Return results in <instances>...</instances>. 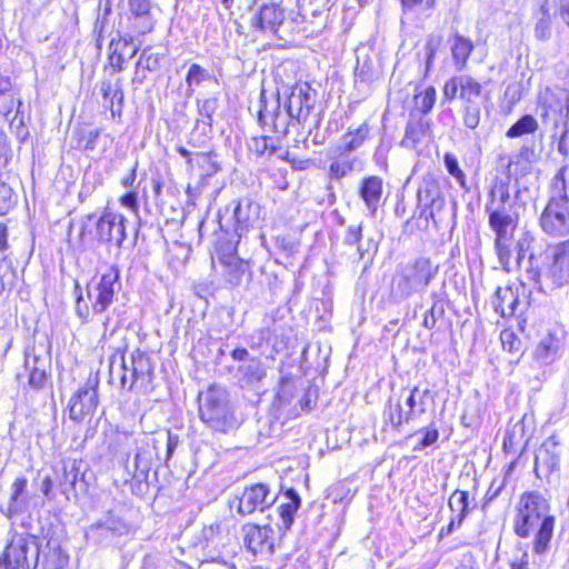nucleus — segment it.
<instances>
[{
  "label": "nucleus",
  "mask_w": 569,
  "mask_h": 569,
  "mask_svg": "<svg viewBox=\"0 0 569 569\" xmlns=\"http://www.w3.org/2000/svg\"><path fill=\"white\" fill-rule=\"evenodd\" d=\"M473 51V42L459 33H456L451 43L453 63L458 70L466 68L468 59Z\"/></svg>",
  "instance_id": "nucleus-36"
},
{
  "label": "nucleus",
  "mask_w": 569,
  "mask_h": 569,
  "mask_svg": "<svg viewBox=\"0 0 569 569\" xmlns=\"http://www.w3.org/2000/svg\"><path fill=\"white\" fill-rule=\"evenodd\" d=\"M500 340L503 350L516 353L520 350L521 341L511 330H502L500 333Z\"/></svg>",
  "instance_id": "nucleus-57"
},
{
  "label": "nucleus",
  "mask_w": 569,
  "mask_h": 569,
  "mask_svg": "<svg viewBox=\"0 0 569 569\" xmlns=\"http://www.w3.org/2000/svg\"><path fill=\"white\" fill-rule=\"evenodd\" d=\"M295 16L290 17V37L293 34H302L306 38H312L319 36L327 26V18L322 17V12L319 10H312L311 17L302 7Z\"/></svg>",
  "instance_id": "nucleus-17"
},
{
  "label": "nucleus",
  "mask_w": 569,
  "mask_h": 569,
  "mask_svg": "<svg viewBox=\"0 0 569 569\" xmlns=\"http://www.w3.org/2000/svg\"><path fill=\"white\" fill-rule=\"evenodd\" d=\"M506 486V480L505 478H495L487 492H486V496H485V506L490 503L492 500H495L499 495L500 492L502 491V489L505 488Z\"/></svg>",
  "instance_id": "nucleus-64"
},
{
  "label": "nucleus",
  "mask_w": 569,
  "mask_h": 569,
  "mask_svg": "<svg viewBox=\"0 0 569 569\" xmlns=\"http://www.w3.org/2000/svg\"><path fill=\"white\" fill-rule=\"evenodd\" d=\"M361 230L360 224H351L346 229L343 244L349 248L348 259L351 263H358L363 258V250L359 244L362 238Z\"/></svg>",
  "instance_id": "nucleus-38"
},
{
  "label": "nucleus",
  "mask_w": 569,
  "mask_h": 569,
  "mask_svg": "<svg viewBox=\"0 0 569 569\" xmlns=\"http://www.w3.org/2000/svg\"><path fill=\"white\" fill-rule=\"evenodd\" d=\"M98 527L111 532L114 536H122L129 532V526L119 517L109 515Z\"/></svg>",
  "instance_id": "nucleus-53"
},
{
  "label": "nucleus",
  "mask_w": 569,
  "mask_h": 569,
  "mask_svg": "<svg viewBox=\"0 0 569 569\" xmlns=\"http://www.w3.org/2000/svg\"><path fill=\"white\" fill-rule=\"evenodd\" d=\"M79 471L74 467V463L70 469L66 466L63 468V479L61 480V492L63 495H68L69 490L74 489L76 482L78 480Z\"/></svg>",
  "instance_id": "nucleus-60"
},
{
  "label": "nucleus",
  "mask_w": 569,
  "mask_h": 569,
  "mask_svg": "<svg viewBox=\"0 0 569 569\" xmlns=\"http://www.w3.org/2000/svg\"><path fill=\"white\" fill-rule=\"evenodd\" d=\"M562 181L563 183V190L566 192V196H569V173H568V166L563 164L558 170V172L555 174L552 182H551V193L550 196H555L556 193V184H560Z\"/></svg>",
  "instance_id": "nucleus-62"
},
{
  "label": "nucleus",
  "mask_w": 569,
  "mask_h": 569,
  "mask_svg": "<svg viewBox=\"0 0 569 569\" xmlns=\"http://www.w3.org/2000/svg\"><path fill=\"white\" fill-rule=\"evenodd\" d=\"M317 90L308 82H296L293 86H282L277 91L274 111H268L264 106L258 112L259 124L274 133H286L291 121L305 126L317 102Z\"/></svg>",
  "instance_id": "nucleus-1"
},
{
  "label": "nucleus",
  "mask_w": 569,
  "mask_h": 569,
  "mask_svg": "<svg viewBox=\"0 0 569 569\" xmlns=\"http://www.w3.org/2000/svg\"><path fill=\"white\" fill-rule=\"evenodd\" d=\"M33 369H30L29 385L36 389H41L47 380L46 359L32 357Z\"/></svg>",
  "instance_id": "nucleus-47"
},
{
  "label": "nucleus",
  "mask_w": 569,
  "mask_h": 569,
  "mask_svg": "<svg viewBox=\"0 0 569 569\" xmlns=\"http://www.w3.org/2000/svg\"><path fill=\"white\" fill-rule=\"evenodd\" d=\"M550 257L547 277L556 287H562L569 282V239L551 247Z\"/></svg>",
  "instance_id": "nucleus-18"
},
{
  "label": "nucleus",
  "mask_w": 569,
  "mask_h": 569,
  "mask_svg": "<svg viewBox=\"0 0 569 569\" xmlns=\"http://www.w3.org/2000/svg\"><path fill=\"white\" fill-rule=\"evenodd\" d=\"M539 226L551 238L569 237V202L563 183L556 184L555 196H550L543 208Z\"/></svg>",
  "instance_id": "nucleus-6"
},
{
  "label": "nucleus",
  "mask_w": 569,
  "mask_h": 569,
  "mask_svg": "<svg viewBox=\"0 0 569 569\" xmlns=\"http://www.w3.org/2000/svg\"><path fill=\"white\" fill-rule=\"evenodd\" d=\"M429 395V389L420 390L418 387H415L405 397V411L410 420H416L426 413Z\"/></svg>",
  "instance_id": "nucleus-32"
},
{
  "label": "nucleus",
  "mask_w": 569,
  "mask_h": 569,
  "mask_svg": "<svg viewBox=\"0 0 569 569\" xmlns=\"http://www.w3.org/2000/svg\"><path fill=\"white\" fill-rule=\"evenodd\" d=\"M541 523H542V521L533 522L532 526H528V528H527L528 537L533 535V548L532 549H533V552L537 555H542L549 549L550 541H551V538L553 535V529H551L545 540H539V537H540L539 535H540V530L542 527Z\"/></svg>",
  "instance_id": "nucleus-49"
},
{
  "label": "nucleus",
  "mask_w": 569,
  "mask_h": 569,
  "mask_svg": "<svg viewBox=\"0 0 569 569\" xmlns=\"http://www.w3.org/2000/svg\"><path fill=\"white\" fill-rule=\"evenodd\" d=\"M482 84L470 74H457L449 78L443 84V99L448 102L456 98L463 104L480 102Z\"/></svg>",
  "instance_id": "nucleus-14"
},
{
  "label": "nucleus",
  "mask_w": 569,
  "mask_h": 569,
  "mask_svg": "<svg viewBox=\"0 0 569 569\" xmlns=\"http://www.w3.org/2000/svg\"><path fill=\"white\" fill-rule=\"evenodd\" d=\"M266 377V368L260 359L252 358L238 366L236 378L241 387H250L259 383Z\"/></svg>",
  "instance_id": "nucleus-28"
},
{
  "label": "nucleus",
  "mask_w": 569,
  "mask_h": 569,
  "mask_svg": "<svg viewBox=\"0 0 569 569\" xmlns=\"http://www.w3.org/2000/svg\"><path fill=\"white\" fill-rule=\"evenodd\" d=\"M153 367L150 358L137 349L131 353L130 367L124 356H112L110 360V379L119 380L122 389L146 390L151 382Z\"/></svg>",
  "instance_id": "nucleus-5"
},
{
  "label": "nucleus",
  "mask_w": 569,
  "mask_h": 569,
  "mask_svg": "<svg viewBox=\"0 0 569 569\" xmlns=\"http://www.w3.org/2000/svg\"><path fill=\"white\" fill-rule=\"evenodd\" d=\"M217 259L222 268L224 280L233 287L239 286L249 271L248 262L239 258L234 250L228 253H218Z\"/></svg>",
  "instance_id": "nucleus-22"
},
{
  "label": "nucleus",
  "mask_w": 569,
  "mask_h": 569,
  "mask_svg": "<svg viewBox=\"0 0 569 569\" xmlns=\"http://www.w3.org/2000/svg\"><path fill=\"white\" fill-rule=\"evenodd\" d=\"M243 541L253 555H271L274 550V530L270 526L247 523L242 527Z\"/></svg>",
  "instance_id": "nucleus-16"
},
{
  "label": "nucleus",
  "mask_w": 569,
  "mask_h": 569,
  "mask_svg": "<svg viewBox=\"0 0 569 569\" xmlns=\"http://www.w3.org/2000/svg\"><path fill=\"white\" fill-rule=\"evenodd\" d=\"M383 182L377 176L365 178L360 187V197L371 214L376 213L382 197Z\"/></svg>",
  "instance_id": "nucleus-29"
},
{
  "label": "nucleus",
  "mask_w": 569,
  "mask_h": 569,
  "mask_svg": "<svg viewBox=\"0 0 569 569\" xmlns=\"http://www.w3.org/2000/svg\"><path fill=\"white\" fill-rule=\"evenodd\" d=\"M286 502H281L278 507L279 517L281 520V523L278 525V527L281 530H289L293 523L295 515L298 511L300 507V497L295 490H289L286 493Z\"/></svg>",
  "instance_id": "nucleus-34"
},
{
  "label": "nucleus",
  "mask_w": 569,
  "mask_h": 569,
  "mask_svg": "<svg viewBox=\"0 0 569 569\" xmlns=\"http://www.w3.org/2000/svg\"><path fill=\"white\" fill-rule=\"evenodd\" d=\"M210 78V73L207 69L198 63H192L186 76L187 94L191 97L194 92V88L199 87L202 82Z\"/></svg>",
  "instance_id": "nucleus-43"
},
{
  "label": "nucleus",
  "mask_w": 569,
  "mask_h": 569,
  "mask_svg": "<svg viewBox=\"0 0 569 569\" xmlns=\"http://www.w3.org/2000/svg\"><path fill=\"white\" fill-rule=\"evenodd\" d=\"M219 107V100L217 97H210L206 99H197V110L200 116L199 121H202L209 128L212 127L213 114Z\"/></svg>",
  "instance_id": "nucleus-44"
},
{
  "label": "nucleus",
  "mask_w": 569,
  "mask_h": 569,
  "mask_svg": "<svg viewBox=\"0 0 569 569\" xmlns=\"http://www.w3.org/2000/svg\"><path fill=\"white\" fill-rule=\"evenodd\" d=\"M39 546L34 537L14 536L0 557V569H24L37 566Z\"/></svg>",
  "instance_id": "nucleus-8"
},
{
  "label": "nucleus",
  "mask_w": 569,
  "mask_h": 569,
  "mask_svg": "<svg viewBox=\"0 0 569 569\" xmlns=\"http://www.w3.org/2000/svg\"><path fill=\"white\" fill-rule=\"evenodd\" d=\"M518 303V293L511 287L497 288L492 298V306L501 317L513 316Z\"/></svg>",
  "instance_id": "nucleus-30"
},
{
  "label": "nucleus",
  "mask_w": 569,
  "mask_h": 569,
  "mask_svg": "<svg viewBox=\"0 0 569 569\" xmlns=\"http://www.w3.org/2000/svg\"><path fill=\"white\" fill-rule=\"evenodd\" d=\"M560 349V340L555 335H548L540 340L536 350L535 359L542 365L552 363Z\"/></svg>",
  "instance_id": "nucleus-37"
},
{
  "label": "nucleus",
  "mask_w": 569,
  "mask_h": 569,
  "mask_svg": "<svg viewBox=\"0 0 569 569\" xmlns=\"http://www.w3.org/2000/svg\"><path fill=\"white\" fill-rule=\"evenodd\" d=\"M445 202L439 182L431 174L425 176L417 189V209L420 210V218H425L426 222L433 220L435 213L442 210Z\"/></svg>",
  "instance_id": "nucleus-13"
},
{
  "label": "nucleus",
  "mask_w": 569,
  "mask_h": 569,
  "mask_svg": "<svg viewBox=\"0 0 569 569\" xmlns=\"http://www.w3.org/2000/svg\"><path fill=\"white\" fill-rule=\"evenodd\" d=\"M480 102L462 106V121L469 129H476L480 123Z\"/></svg>",
  "instance_id": "nucleus-52"
},
{
  "label": "nucleus",
  "mask_w": 569,
  "mask_h": 569,
  "mask_svg": "<svg viewBox=\"0 0 569 569\" xmlns=\"http://www.w3.org/2000/svg\"><path fill=\"white\" fill-rule=\"evenodd\" d=\"M120 46H123V47H127V42L124 43H121V42H117L114 43L113 41H111L110 43V50H111V53L109 56V60H110V66L113 68L114 71H121L122 68H123V63H124V57L122 56V53H119L118 52V49Z\"/></svg>",
  "instance_id": "nucleus-61"
},
{
  "label": "nucleus",
  "mask_w": 569,
  "mask_h": 569,
  "mask_svg": "<svg viewBox=\"0 0 569 569\" xmlns=\"http://www.w3.org/2000/svg\"><path fill=\"white\" fill-rule=\"evenodd\" d=\"M43 569H70L69 556L60 548L50 550L46 556Z\"/></svg>",
  "instance_id": "nucleus-50"
},
{
  "label": "nucleus",
  "mask_w": 569,
  "mask_h": 569,
  "mask_svg": "<svg viewBox=\"0 0 569 569\" xmlns=\"http://www.w3.org/2000/svg\"><path fill=\"white\" fill-rule=\"evenodd\" d=\"M368 134L369 127L367 123L360 124L355 130L349 129V131L341 137L340 143L337 146V148H339V150L351 153L362 146Z\"/></svg>",
  "instance_id": "nucleus-39"
},
{
  "label": "nucleus",
  "mask_w": 569,
  "mask_h": 569,
  "mask_svg": "<svg viewBox=\"0 0 569 569\" xmlns=\"http://www.w3.org/2000/svg\"><path fill=\"white\" fill-rule=\"evenodd\" d=\"M538 129L537 120L530 116L526 114L521 117L516 123H513L507 131L508 138H518L523 134L533 133Z\"/></svg>",
  "instance_id": "nucleus-46"
},
{
  "label": "nucleus",
  "mask_w": 569,
  "mask_h": 569,
  "mask_svg": "<svg viewBox=\"0 0 569 569\" xmlns=\"http://www.w3.org/2000/svg\"><path fill=\"white\" fill-rule=\"evenodd\" d=\"M276 501L269 487L264 483H254L243 489L242 493L231 502V508L236 507L238 513L248 516L254 511H264Z\"/></svg>",
  "instance_id": "nucleus-12"
},
{
  "label": "nucleus",
  "mask_w": 569,
  "mask_h": 569,
  "mask_svg": "<svg viewBox=\"0 0 569 569\" xmlns=\"http://www.w3.org/2000/svg\"><path fill=\"white\" fill-rule=\"evenodd\" d=\"M418 432L423 433V438L421 441L415 447V450H422L429 446H432L437 442L439 438V432L435 427H429L419 430Z\"/></svg>",
  "instance_id": "nucleus-63"
},
{
  "label": "nucleus",
  "mask_w": 569,
  "mask_h": 569,
  "mask_svg": "<svg viewBox=\"0 0 569 569\" xmlns=\"http://www.w3.org/2000/svg\"><path fill=\"white\" fill-rule=\"evenodd\" d=\"M270 141L271 138L267 136L256 137L251 140L250 149L258 156L273 154L278 148Z\"/></svg>",
  "instance_id": "nucleus-55"
},
{
  "label": "nucleus",
  "mask_w": 569,
  "mask_h": 569,
  "mask_svg": "<svg viewBox=\"0 0 569 569\" xmlns=\"http://www.w3.org/2000/svg\"><path fill=\"white\" fill-rule=\"evenodd\" d=\"M119 270L116 266H108L97 282L88 286V299L96 315L104 312L113 302L120 290Z\"/></svg>",
  "instance_id": "nucleus-9"
},
{
  "label": "nucleus",
  "mask_w": 569,
  "mask_h": 569,
  "mask_svg": "<svg viewBox=\"0 0 569 569\" xmlns=\"http://www.w3.org/2000/svg\"><path fill=\"white\" fill-rule=\"evenodd\" d=\"M98 405L96 386L87 382L80 387L69 401V417L73 421H82L86 416L91 415Z\"/></svg>",
  "instance_id": "nucleus-19"
},
{
  "label": "nucleus",
  "mask_w": 569,
  "mask_h": 569,
  "mask_svg": "<svg viewBox=\"0 0 569 569\" xmlns=\"http://www.w3.org/2000/svg\"><path fill=\"white\" fill-rule=\"evenodd\" d=\"M99 137L100 130L98 129L82 131L79 138V147L84 151H93L97 147Z\"/></svg>",
  "instance_id": "nucleus-59"
},
{
  "label": "nucleus",
  "mask_w": 569,
  "mask_h": 569,
  "mask_svg": "<svg viewBox=\"0 0 569 569\" xmlns=\"http://www.w3.org/2000/svg\"><path fill=\"white\" fill-rule=\"evenodd\" d=\"M134 445L137 446V451L134 455V477L138 478H147L153 460V450L154 446L149 442H141L139 445L138 439H133Z\"/></svg>",
  "instance_id": "nucleus-33"
},
{
  "label": "nucleus",
  "mask_w": 569,
  "mask_h": 569,
  "mask_svg": "<svg viewBox=\"0 0 569 569\" xmlns=\"http://www.w3.org/2000/svg\"><path fill=\"white\" fill-rule=\"evenodd\" d=\"M442 42L440 34H428L423 44L425 76L428 74L433 66L436 53Z\"/></svg>",
  "instance_id": "nucleus-45"
},
{
  "label": "nucleus",
  "mask_w": 569,
  "mask_h": 569,
  "mask_svg": "<svg viewBox=\"0 0 569 569\" xmlns=\"http://www.w3.org/2000/svg\"><path fill=\"white\" fill-rule=\"evenodd\" d=\"M490 202L486 204V211L490 212L493 210L507 211L506 204L510 199L509 190L507 186L500 183L495 186L490 191Z\"/></svg>",
  "instance_id": "nucleus-42"
},
{
  "label": "nucleus",
  "mask_w": 569,
  "mask_h": 569,
  "mask_svg": "<svg viewBox=\"0 0 569 569\" xmlns=\"http://www.w3.org/2000/svg\"><path fill=\"white\" fill-rule=\"evenodd\" d=\"M448 507L451 511V518L457 520V522L463 523L466 517L472 510L469 492L459 489L455 490L449 497Z\"/></svg>",
  "instance_id": "nucleus-35"
},
{
  "label": "nucleus",
  "mask_w": 569,
  "mask_h": 569,
  "mask_svg": "<svg viewBox=\"0 0 569 569\" xmlns=\"http://www.w3.org/2000/svg\"><path fill=\"white\" fill-rule=\"evenodd\" d=\"M487 213L489 227L495 233V251L499 263L506 272H510L513 230L517 227V220L507 211L493 210Z\"/></svg>",
  "instance_id": "nucleus-7"
},
{
  "label": "nucleus",
  "mask_w": 569,
  "mask_h": 569,
  "mask_svg": "<svg viewBox=\"0 0 569 569\" xmlns=\"http://www.w3.org/2000/svg\"><path fill=\"white\" fill-rule=\"evenodd\" d=\"M436 99H437V91H436L435 87H432V86L426 87L425 89L417 91L415 93L413 108L417 111H419L423 114H427L432 110V108L436 103Z\"/></svg>",
  "instance_id": "nucleus-41"
},
{
  "label": "nucleus",
  "mask_w": 569,
  "mask_h": 569,
  "mask_svg": "<svg viewBox=\"0 0 569 569\" xmlns=\"http://www.w3.org/2000/svg\"><path fill=\"white\" fill-rule=\"evenodd\" d=\"M28 486V480L26 477L21 476L14 479V481L11 485V495L8 502V506L4 509H1L2 512L8 517L11 518L16 515H19L23 511H26L29 500L26 496Z\"/></svg>",
  "instance_id": "nucleus-26"
},
{
  "label": "nucleus",
  "mask_w": 569,
  "mask_h": 569,
  "mask_svg": "<svg viewBox=\"0 0 569 569\" xmlns=\"http://www.w3.org/2000/svg\"><path fill=\"white\" fill-rule=\"evenodd\" d=\"M443 163L449 174L456 179L461 188H466V174L460 169L457 157L453 153L447 152L443 157Z\"/></svg>",
  "instance_id": "nucleus-51"
},
{
  "label": "nucleus",
  "mask_w": 569,
  "mask_h": 569,
  "mask_svg": "<svg viewBox=\"0 0 569 569\" xmlns=\"http://www.w3.org/2000/svg\"><path fill=\"white\" fill-rule=\"evenodd\" d=\"M161 58V54L153 53L151 52L150 48H147L142 50L140 58L137 62V67L149 71L157 70L160 66Z\"/></svg>",
  "instance_id": "nucleus-56"
},
{
  "label": "nucleus",
  "mask_w": 569,
  "mask_h": 569,
  "mask_svg": "<svg viewBox=\"0 0 569 569\" xmlns=\"http://www.w3.org/2000/svg\"><path fill=\"white\" fill-rule=\"evenodd\" d=\"M21 106V101L16 97L13 90L0 94V116L11 123L14 121L17 114L11 117L13 109Z\"/></svg>",
  "instance_id": "nucleus-48"
},
{
  "label": "nucleus",
  "mask_w": 569,
  "mask_h": 569,
  "mask_svg": "<svg viewBox=\"0 0 569 569\" xmlns=\"http://www.w3.org/2000/svg\"><path fill=\"white\" fill-rule=\"evenodd\" d=\"M256 31L270 33L279 39L286 40L290 37V17H284V10L279 3L270 2L263 4L250 20Z\"/></svg>",
  "instance_id": "nucleus-10"
},
{
  "label": "nucleus",
  "mask_w": 569,
  "mask_h": 569,
  "mask_svg": "<svg viewBox=\"0 0 569 569\" xmlns=\"http://www.w3.org/2000/svg\"><path fill=\"white\" fill-rule=\"evenodd\" d=\"M557 441L553 439V437H550L548 440H546L541 447L538 449L535 456V468L537 469L538 466H542L547 468L549 471L553 470L559 461L558 455L553 452V450L557 447Z\"/></svg>",
  "instance_id": "nucleus-40"
},
{
  "label": "nucleus",
  "mask_w": 569,
  "mask_h": 569,
  "mask_svg": "<svg viewBox=\"0 0 569 569\" xmlns=\"http://www.w3.org/2000/svg\"><path fill=\"white\" fill-rule=\"evenodd\" d=\"M517 249V259L516 266L520 267L521 261L528 256L529 267L527 269L528 278L536 283L540 281L541 271L537 266V254H538V243L537 239L530 231H525L521 233L516 244Z\"/></svg>",
  "instance_id": "nucleus-20"
},
{
  "label": "nucleus",
  "mask_w": 569,
  "mask_h": 569,
  "mask_svg": "<svg viewBox=\"0 0 569 569\" xmlns=\"http://www.w3.org/2000/svg\"><path fill=\"white\" fill-rule=\"evenodd\" d=\"M517 157L520 161L532 164L540 159V152L537 150L535 141H531L520 148Z\"/></svg>",
  "instance_id": "nucleus-58"
},
{
  "label": "nucleus",
  "mask_w": 569,
  "mask_h": 569,
  "mask_svg": "<svg viewBox=\"0 0 569 569\" xmlns=\"http://www.w3.org/2000/svg\"><path fill=\"white\" fill-rule=\"evenodd\" d=\"M401 395L398 399L390 398L385 410H383V423L385 427H389L391 430L399 432L403 423L411 421L405 411L402 405Z\"/></svg>",
  "instance_id": "nucleus-31"
},
{
  "label": "nucleus",
  "mask_w": 569,
  "mask_h": 569,
  "mask_svg": "<svg viewBox=\"0 0 569 569\" xmlns=\"http://www.w3.org/2000/svg\"><path fill=\"white\" fill-rule=\"evenodd\" d=\"M538 104L541 117L553 124L569 118V90L558 86L546 87L539 92Z\"/></svg>",
  "instance_id": "nucleus-11"
},
{
  "label": "nucleus",
  "mask_w": 569,
  "mask_h": 569,
  "mask_svg": "<svg viewBox=\"0 0 569 569\" xmlns=\"http://www.w3.org/2000/svg\"><path fill=\"white\" fill-rule=\"evenodd\" d=\"M539 540H545L550 530L555 528V517L550 515L547 499L537 491L525 492L519 500L518 510L513 520V529L518 537L528 538V526L541 522Z\"/></svg>",
  "instance_id": "nucleus-4"
},
{
  "label": "nucleus",
  "mask_w": 569,
  "mask_h": 569,
  "mask_svg": "<svg viewBox=\"0 0 569 569\" xmlns=\"http://www.w3.org/2000/svg\"><path fill=\"white\" fill-rule=\"evenodd\" d=\"M100 93L103 98V106L110 109L112 118L120 117L123 107V90L119 78L104 79L100 83Z\"/></svg>",
  "instance_id": "nucleus-23"
},
{
  "label": "nucleus",
  "mask_w": 569,
  "mask_h": 569,
  "mask_svg": "<svg viewBox=\"0 0 569 569\" xmlns=\"http://www.w3.org/2000/svg\"><path fill=\"white\" fill-rule=\"evenodd\" d=\"M438 273L430 259L420 257L398 267L392 279L391 292L399 300L423 292Z\"/></svg>",
  "instance_id": "nucleus-3"
},
{
  "label": "nucleus",
  "mask_w": 569,
  "mask_h": 569,
  "mask_svg": "<svg viewBox=\"0 0 569 569\" xmlns=\"http://www.w3.org/2000/svg\"><path fill=\"white\" fill-rule=\"evenodd\" d=\"M126 218L112 211H106L96 223V236L99 241L121 247L126 239Z\"/></svg>",
  "instance_id": "nucleus-15"
},
{
  "label": "nucleus",
  "mask_w": 569,
  "mask_h": 569,
  "mask_svg": "<svg viewBox=\"0 0 569 569\" xmlns=\"http://www.w3.org/2000/svg\"><path fill=\"white\" fill-rule=\"evenodd\" d=\"M557 6V0H543L535 13V36L537 39L546 41L551 37L552 10Z\"/></svg>",
  "instance_id": "nucleus-27"
},
{
  "label": "nucleus",
  "mask_w": 569,
  "mask_h": 569,
  "mask_svg": "<svg viewBox=\"0 0 569 569\" xmlns=\"http://www.w3.org/2000/svg\"><path fill=\"white\" fill-rule=\"evenodd\" d=\"M331 163L329 166V177L333 180H340L358 169L361 166L358 157L335 148L331 151Z\"/></svg>",
  "instance_id": "nucleus-24"
},
{
  "label": "nucleus",
  "mask_w": 569,
  "mask_h": 569,
  "mask_svg": "<svg viewBox=\"0 0 569 569\" xmlns=\"http://www.w3.org/2000/svg\"><path fill=\"white\" fill-rule=\"evenodd\" d=\"M129 11L134 19V29L139 34L153 30L154 20L151 16V0H128Z\"/></svg>",
  "instance_id": "nucleus-25"
},
{
  "label": "nucleus",
  "mask_w": 569,
  "mask_h": 569,
  "mask_svg": "<svg viewBox=\"0 0 569 569\" xmlns=\"http://www.w3.org/2000/svg\"><path fill=\"white\" fill-rule=\"evenodd\" d=\"M232 219L234 221V232L241 237V234L248 231L259 219L260 206L251 198H243L238 201H233Z\"/></svg>",
  "instance_id": "nucleus-21"
},
{
  "label": "nucleus",
  "mask_w": 569,
  "mask_h": 569,
  "mask_svg": "<svg viewBox=\"0 0 569 569\" xmlns=\"http://www.w3.org/2000/svg\"><path fill=\"white\" fill-rule=\"evenodd\" d=\"M199 417L212 432L228 433L237 426L228 391L211 386L198 396Z\"/></svg>",
  "instance_id": "nucleus-2"
},
{
  "label": "nucleus",
  "mask_w": 569,
  "mask_h": 569,
  "mask_svg": "<svg viewBox=\"0 0 569 569\" xmlns=\"http://www.w3.org/2000/svg\"><path fill=\"white\" fill-rule=\"evenodd\" d=\"M16 203L17 196L14 194L12 188L4 182H0V216H6L9 213Z\"/></svg>",
  "instance_id": "nucleus-54"
}]
</instances>
